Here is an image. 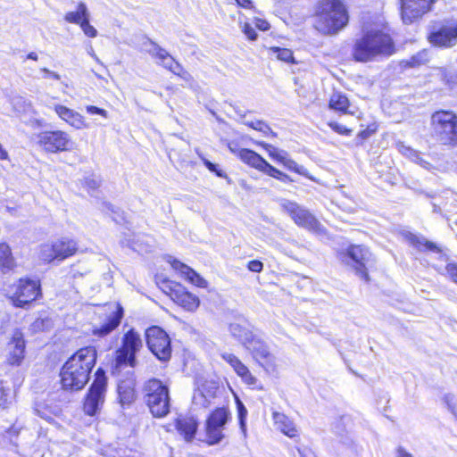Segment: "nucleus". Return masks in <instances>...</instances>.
I'll return each instance as SVG.
<instances>
[{
  "label": "nucleus",
  "mask_w": 457,
  "mask_h": 457,
  "mask_svg": "<svg viewBox=\"0 0 457 457\" xmlns=\"http://www.w3.org/2000/svg\"><path fill=\"white\" fill-rule=\"evenodd\" d=\"M96 360L95 347L87 346L78 350L62 368L60 375L62 388L71 391L82 389L89 379Z\"/></svg>",
  "instance_id": "nucleus-1"
},
{
  "label": "nucleus",
  "mask_w": 457,
  "mask_h": 457,
  "mask_svg": "<svg viewBox=\"0 0 457 457\" xmlns=\"http://www.w3.org/2000/svg\"><path fill=\"white\" fill-rule=\"evenodd\" d=\"M395 51V44L388 34L370 29L355 40L352 54L356 62H367L378 57L390 56Z\"/></svg>",
  "instance_id": "nucleus-2"
},
{
  "label": "nucleus",
  "mask_w": 457,
  "mask_h": 457,
  "mask_svg": "<svg viewBox=\"0 0 457 457\" xmlns=\"http://www.w3.org/2000/svg\"><path fill=\"white\" fill-rule=\"evenodd\" d=\"M348 21L344 4L339 0H322L315 27L323 34H335L343 29Z\"/></svg>",
  "instance_id": "nucleus-3"
},
{
  "label": "nucleus",
  "mask_w": 457,
  "mask_h": 457,
  "mask_svg": "<svg viewBox=\"0 0 457 457\" xmlns=\"http://www.w3.org/2000/svg\"><path fill=\"white\" fill-rule=\"evenodd\" d=\"M144 399L155 418H163L170 412V399L167 386L156 378L149 379L144 386Z\"/></svg>",
  "instance_id": "nucleus-4"
},
{
  "label": "nucleus",
  "mask_w": 457,
  "mask_h": 457,
  "mask_svg": "<svg viewBox=\"0 0 457 457\" xmlns=\"http://www.w3.org/2000/svg\"><path fill=\"white\" fill-rule=\"evenodd\" d=\"M431 126L437 141L457 145V115L453 112H435L431 116Z\"/></svg>",
  "instance_id": "nucleus-5"
},
{
  "label": "nucleus",
  "mask_w": 457,
  "mask_h": 457,
  "mask_svg": "<svg viewBox=\"0 0 457 457\" xmlns=\"http://www.w3.org/2000/svg\"><path fill=\"white\" fill-rule=\"evenodd\" d=\"M142 346L140 335L133 328L127 331L122 337L121 346L115 352L112 372L120 373L121 368L127 366L135 367L136 353Z\"/></svg>",
  "instance_id": "nucleus-6"
},
{
  "label": "nucleus",
  "mask_w": 457,
  "mask_h": 457,
  "mask_svg": "<svg viewBox=\"0 0 457 457\" xmlns=\"http://www.w3.org/2000/svg\"><path fill=\"white\" fill-rule=\"evenodd\" d=\"M78 249L77 243L68 237H62L52 243H46L39 246L38 257L45 262L54 260L62 261L73 255Z\"/></svg>",
  "instance_id": "nucleus-7"
},
{
  "label": "nucleus",
  "mask_w": 457,
  "mask_h": 457,
  "mask_svg": "<svg viewBox=\"0 0 457 457\" xmlns=\"http://www.w3.org/2000/svg\"><path fill=\"white\" fill-rule=\"evenodd\" d=\"M37 145L46 153L56 154L71 151L74 142L63 130H46L37 135Z\"/></svg>",
  "instance_id": "nucleus-8"
},
{
  "label": "nucleus",
  "mask_w": 457,
  "mask_h": 457,
  "mask_svg": "<svg viewBox=\"0 0 457 457\" xmlns=\"http://www.w3.org/2000/svg\"><path fill=\"white\" fill-rule=\"evenodd\" d=\"M344 262L352 266L355 273L363 280H370L368 274V266L374 262L370 250L363 245H351L345 254Z\"/></svg>",
  "instance_id": "nucleus-9"
},
{
  "label": "nucleus",
  "mask_w": 457,
  "mask_h": 457,
  "mask_svg": "<svg viewBox=\"0 0 457 457\" xmlns=\"http://www.w3.org/2000/svg\"><path fill=\"white\" fill-rule=\"evenodd\" d=\"M145 338L148 348L159 360L165 361L170 358V339L162 328L157 326L147 328Z\"/></svg>",
  "instance_id": "nucleus-10"
},
{
  "label": "nucleus",
  "mask_w": 457,
  "mask_h": 457,
  "mask_svg": "<svg viewBox=\"0 0 457 457\" xmlns=\"http://www.w3.org/2000/svg\"><path fill=\"white\" fill-rule=\"evenodd\" d=\"M106 387V378L103 370L98 369L96 373V379L91 385L84 403V411L94 416L102 408L104 402V392Z\"/></svg>",
  "instance_id": "nucleus-11"
},
{
  "label": "nucleus",
  "mask_w": 457,
  "mask_h": 457,
  "mask_svg": "<svg viewBox=\"0 0 457 457\" xmlns=\"http://www.w3.org/2000/svg\"><path fill=\"white\" fill-rule=\"evenodd\" d=\"M428 42L440 48H451L457 45V21H445L428 36Z\"/></svg>",
  "instance_id": "nucleus-12"
},
{
  "label": "nucleus",
  "mask_w": 457,
  "mask_h": 457,
  "mask_svg": "<svg viewBox=\"0 0 457 457\" xmlns=\"http://www.w3.org/2000/svg\"><path fill=\"white\" fill-rule=\"evenodd\" d=\"M145 50L154 58L157 59V63L163 66L175 75L187 79L188 73L183 67L162 47L155 42L148 39L143 44Z\"/></svg>",
  "instance_id": "nucleus-13"
},
{
  "label": "nucleus",
  "mask_w": 457,
  "mask_h": 457,
  "mask_svg": "<svg viewBox=\"0 0 457 457\" xmlns=\"http://www.w3.org/2000/svg\"><path fill=\"white\" fill-rule=\"evenodd\" d=\"M229 419V411L226 408H217L206 420V438L209 445H216L224 437L223 430Z\"/></svg>",
  "instance_id": "nucleus-14"
},
{
  "label": "nucleus",
  "mask_w": 457,
  "mask_h": 457,
  "mask_svg": "<svg viewBox=\"0 0 457 457\" xmlns=\"http://www.w3.org/2000/svg\"><path fill=\"white\" fill-rule=\"evenodd\" d=\"M282 208L298 226L308 230H320V224L317 219L308 210L298 205L296 203L285 201L282 204Z\"/></svg>",
  "instance_id": "nucleus-15"
},
{
  "label": "nucleus",
  "mask_w": 457,
  "mask_h": 457,
  "mask_svg": "<svg viewBox=\"0 0 457 457\" xmlns=\"http://www.w3.org/2000/svg\"><path fill=\"white\" fill-rule=\"evenodd\" d=\"M436 0H401V16L403 23L411 24L428 12Z\"/></svg>",
  "instance_id": "nucleus-16"
},
{
  "label": "nucleus",
  "mask_w": 457,
  "mask_h": 457,
  "mask_svg": "<svg viewBox=\"0 0 457 457\" xmlns=\"http://www.w3.org/2000/svg\"><path fill=\"white\" fill-rule=\"evenodd\" d=\"M40 295V284L37 280L21 279L12 301L17 307H25Z\"/></svg>",
  "instance_id": "nucleus-17"
},
{
  "label": "nucleus",
  "mask_w": 457,
  "mask_h": 457,
  "mask_svg": "<svg viewBox=\"0 0 457 457\" xmlns=\"http://www.w3.org/2000/svg\"><path fill=\"white\" fill-rule=\"evenodd\" d=\"M244 348L265 369L275 365V357L270 353L268 345L259 336L255 335Z\"/></svg>",
  "instance_id": "nucleus-18"
},
{
  "label": "nucleus",
  "mask_w": 457,
  "mask_h": 457,
  "mask_svg": "<svg viewBox=\"0 0 457 457\" xmlns=\"http://www.w3.org/2000/svg\"><path fill=\"white\" fill-rule=\"evenodd\" d=\"M219 390L218 383L213 380H205L195 389L193 395V404L197 408L206 409L213 403Z\"/></svg>",
  "instance_id": "nucleus-19"
},
{
  "label": "nucleus",
  "mask_w": 457,
  "mask_h": 457,
  "mask_svg": "<svg viewBox=\"0 0 457 457\" xmlns=\"http://www.w3.org/2000/svg\"><path fill=\"white\" fill-rule=\"evenodd\" d=\"M54 110L61 120L76 129H84L89 127L85 117L73 109L62 104H55Z\"/></svg>",
  "instance_id": "nucleus-20"
},
{
  "label": "nucleus",
  "mask_w": 457,
  "mask_h": 457,
  "mask_svg": "<svg viewBox=\"0 0 457 457\" xmlns=\"http://www.w3.org/2000/svg\"><path fill=\"white\" fill-rule=\"evenodd\" d=\"M25 341L20 330H15L8 344L7 361L12 365H20L24 359Z\"/></svg>",
  "instance_id": "nucleus-21"
},
{
  "label": "nucleus",
  "mask_w": 457,
  "mask_h": 457,
  "mask_svg": "<svg viewBox=\"0 0 457 457\" xmlns=\"http://www.w3.org/2000/svg\"><path fill=\"white\" fill-rule=\"evenodd\" d=\"M220 356L231 366L237 375L239 376L245 384L249 386L256 385L257 378L252 375L248 368L235 354L225 352L222 353Z\"/></svg>",
  "instance_id": "nucleus-22"
},
{
  "label": "nucleus",
  "mask_w": 457,
  "mask_h": 457,
  "mask_svg": "<svg viewBox=\"0 0 457 457\" xmlns=\"http://www.w3.org/2000/svg\"><path fill=\"white\" fill-rule=\"evenodd\" d=\"M272 418L277 429L281 431L284 435L291 438L298 436V428L295 422L286 414L278 411H273Z\"/></svg>",
  "instance_id": "nucleus-23"
},
{
  "label": "nucleus",
  "mask_w": 457,
  "mask_h": 457,
  "mask_svg": "<svg viewBox=\"0 0 457 457\" xmlns=\"http://www.w3.org/2000/svg\"><path fill=\"white\" fill-rule=\"evenodd\" d=\"M237 155L242 160V162L263 173L266 171L268 166L270 165V163L266 162L260 154L250 149H240L238 150Z\"/></svg>",
  "instance_id": "nucleus-24"
},
{
  "label": "nucleus",
  "mask_w": 457,
  "mask_h": 457,
  "mask_svg": "<svg viewBox=\"0 0 457 457\" xmlns=\"http://www.w3.org/2000/svg\"><path fill=\"white\" fill-rule=\"evenodd\" d=\"M228 331L232 337L237 340L244 347L250 342L255 334L245 322H232L228 326Z\"/></svg>",
  "instance_id": "nucleus-25"
},
{
  "label": "nucleus",
  "mask_w": 457,
  "mask_h": 457,
  "mask_svg": "<svg viewBox=\"0 0 457 457\" xmlns=\"http://www.w3.org/2000/svg\"><path fill=\"white\" fill-rule=\"evenodd\" d=\"M122 316L123 310L121 307H118V309L108 317L106 322L102 324L99 328L93 329V335L99 337L107 336L120 325Z\"/></svg>",
  "instance_id": "nucleus-26"
},
{
  "label": "nucleus",
  "mask_w": 457,
  "mask_h": 457,
  "mask_svg": "<svg viewBox=\"0 0 457 457\" xmlns=\"http://www.w3.org/2000/svg\"><path fill=\"white\" fill-rule=\"evenodd\" d=\"M170 264L174 270L179 271L192 284L203 288L207 287L206 280L187 265L175 259L170 262Z\"/></svg>",
  "instance_id": "nucleus-27"
},
{
  "label": "nucleus",
  "mask_w": 457,
  "mask_h": 457,
  "mask_svg": "<svg viewBox=\"0 0 457 457\" xmlns=\"http://www.w3.org/2000/svg\"><path fill=\"white\" fill-rule=\"evenodd\" d=\"M171 297L177 304L188 312H195L200 304L197 296L185 290L174 291Z\"/></svg>",
  "instance_id": "nucleus-28"
},
{
  "label": "nucleus",
  "mask_w": 457,
  "mask_h": 457,
  "mask_svg": "<svg viewBox=\"0 0 457 457\" xmlns=\"http://www.w3.org/2000/svg\"><path fill=\"white\" fill-rule=\"evenodd\" d=\"M198 427L197 421L193 417L179 418L176 421V428L187 442L194 439Z\"/></svg>",
  "instance_id": "nucleus-29"
},
{
  "label": "nucleus",
  "mask_w": 457,
  "mask_h": 457,
  "mask_svg": "<svg viewBox=\"0 0 457 457\" xmlns=\"http://www.w3.org/2000/svg\"><path fill=\"white\" fill-rule=\"evenodd\" d=\"M350 103L348 98L340 92H335L330 96L329 108L342 113L353 114L354 112L349 110Z\"/></svg>",
  "instance_id": "nucleus-30"
},
{
  "label": "nucleus",
  "mask_w": 457,
  "mask_h": 457,
  "mask_svg": "<svg viewBox=\"0 0 457 457\" xmlns=\"http://www.w3.org/2000/svg\"><path fill=\"white\" fill-rule=\"evenodd\" d=\"M407 239L411 245L420 251H430L435 253H441V248L435 243L428 241L424 237H419L413 234H409Z\"/></svg>",
  "instance_id": "nucleus-31"
},
{
  "label": "nucleus",
  "mask_w": 457,
  "mask_h": 457,
  "mask_svg": "<svg viewBox=\"0 0 457 457\" xmlns=\"http://www.w3.org/2000/svg\"><path fill=\"white\" fill-rule=\"evenodd\" d=\"M87 18H90V13L87 5L82 2L78 4L76 11L68 12L64 16L67 22L78 25L83 23L84 20Z\"/></svg>",
  "instance_id": "nucleus-32"
},
{
  "label": "nucleus",
  "mask_w": 457,
  "mask_h": 457,
  "mask_svg": "<svg viewBox=\"0 0 457 457\" xmlns=\"http://www.w3.org/2000/svg\"><path fill=\"white\" fill-rule=\"evenodd\" d=\"M398 151L403 154L404 156L411 159L415 163L420 165L422 168L430 170L432 169V165L426 160H424L420 154L416 150L411 148L410 146L404 145L403 144L398 145Z\"/></svg>",
  "instance_id": "nucleus-33"
},
{
  "label": "nucleus",
  "mask_w": 457,
  "mask_h": 457,
  "mask_svg": "<svg viewBox=\"0 0 457 457\" xmlns=\"http://www.w3.org/2000/svg\"><path fill=\"white\" fill-rule=\"evenodd\" d=\"M14 267V260L10 246L5 243L0 244V270L8 271Z\"/></svg>",
  "instance_id": "nucleus-34"
},
{
  "label": "nucleus",
  "mask_w": 457,
  "mask_h": 457,
  "mask_svg": "<svg viewBox=\"0 0 457 457\" xmlns=\"http://www.w3.org/2000/svg\"><path fill=\"white\" fill-rule=\"evenodd\" d=\"M118 392L122 403H129L134 399L133 382H121L118 385Z\"/></svg>",
  "instance_id": "nucleus-35"
},
{
  "label": "nucleus",
  "mask_w": 457,
  "mask_h": 457,
  "mask_svg": "<svg viewBox=\"0 0 457 457\" xmlns=\"http://www.w3.org/2000/svg\"><path fill=\"white\" fill-rule=\"evenodd\" d=\"M258 145H261L269 154V156L278 162H281L287 153L282 149H278L272 145L264 143V142H258Z\"/></svg>",
  "instance_id": "nucleus-36"
},
{
  "label": "nucleus",
  "mask_w": 457,
  "mask_h": 457,
  "mask_svg": "<svg viewBox=\"0 0 457 457\" xmlns=\"http://www.w3.org/2000/svg\"><path fill=\"white\" fill-rule=\"evenodd\" d=\"M269 51L270 54L275 56L278 60L285 62H295L293 52L290 49L274 46L270 47Z\"/></svg>",
  "instance_id": "nucleus-37"
},
{
  "label": "nucleus",
  "mask_w": 457,
  "mask_h": 457,
  "mask_svg": "<svg viewBox=\"0 0 457 457\" xmlns=\"http://www.w3.org/2000/svg\"><path fill=\"white\" fill-rule=\"evenodd\" d=\"M243 122L246 126L262 132L265 136H268L270 134L272 136H275V134L273 133V131L271 130L270 126L267 123H265L263 120H244Z\"/></svg>",
  "instance_id": "nucleus-38"
},
{
  "label": "nucleus",
  "mask_w": 457,
  "mask_h": 457,
  "mask_svg": "<svg viewBox=\"0 0 457 457\" xmlns=\"http://www.w3.org/2000/svg\"><path fill=\"white\" fill-rule=\"evenodd\" d=\"M428 60V52L427 50H422L411 56V59L407 61V65L410 67H416L427 63Z\"/></svg>",
  "instance_id": "nucleus-39"
},
{
  "label": "nucleus",
  "mask_w": 457,
  "mask_h": 457,
  "mask_svg": "<svg viewBox=\"0 0 457 457\" xmlns=\"http://www.w3.org/2000/svg\"><path fill=\"white\" fill-rule=\"evenodd\" d=\"M264 173L284 183H290L293 181L288 175L283 173L270 164L268 166Z\"/></svg>",
  "instance_id": "nucleus-40"
},
{
  "label": "nucleus",
  "mask_w": 457,
  "mask_h": 457,
  "mask_svg": "<svg viewBox=\"0 0 457 457\" xmlns=\"http://www.w3.org/2000/svg\"><path fill=\"white\" fill-rule=\"evenodd\" d=\"M89 19L90 18L84 20L83 23H81L79 26L87 37L94 38L97 37L98 33L96 29L90 24Z\"/></svg>",
  "instance_id": "nucleus-41"
},
{
  "label": "nucleus",
  "mask_w": 457,
  "mask_h": 457,
  "mask_svg": "<svg viewBox=\"0 0 457 457\" xmlns=\"http://www.w3.org/2000/svg\"><path fill=\"white\" fill-rule=\"evenodd\" d=\"M443 274L457 284V262H448Z\"/></svg>",
  "instance_id": "nucleus-42"
},
{
  "label": "nucleus",
  "mask_w": 457,
  "mask_h": 457,
  "mask_svg": "<svg viewBox=\"0 0 457 457\" xmlns=\"http://www.w3.org/2000/svg\"><path fill=\"white\" fill-rule=\"evenodd\" d=\"M280 163H282L286 168H287L290 170H294L296 173L303 174V167L299 166L295 161L290 159L288 157V154L286 155V157Z\"/></svg>",
  "instance_id": "nucleus-43"
},
{
  "label": "nucleus",
  "mask_w": 457,
  "mask_h": 457,
  "mask_svg": "<svg viewBox=\"0 0 457 457\" xmlns=\"http://www.w3.org/2000/svg\"><path fill=\"white\" fill-rule=\"evenodd\" d=\"M202 161H203L204 164L205 165V167L210 171L216 173V175L218 177H220V178H224L225 177V173L221 170H219L216 164L211 162L206 158H202Z\"/></svg>",
  "instance_id": "nucleus-44"
},
{
  "label": "nucleus",
  "mask_w": 457,
  "mask_h": 457,
  "mask_svg": "<svg viewBox=\"0 0 457 457\" xmlns=\"http://www.w3.org/2000/svg\"><path fill=\"white\" fill-rule=\"evenodd\" d=\"M86 111L89 114H97V115H100V116H102V117H104L105 119L108 118V112H107L106 110L99 108V107L95 106V105H87L86 106Z\"/></svg>",
  "instance_id": "nucleus-45"
},
{
  "label": "nucleus",
  "mask_w": 457,
  "mask_h": 457,
  "mask_svg": "<svg viewBox=\"0 0 457 457\" xmlns=\"http://www.w3.org/2000/svg\"><path fill=\"white\" fill-rule=\"evenodd\" d=\"M328 126L336 132L341 135H348L351 133V130L346 129L344 125H341L337 122H329Z\"/></svg>",
  "instance_id": "nucleus-46"
},
{
  "label": "nucleus",
  "mask_w": 457,
  "mask_h": 457,
  "mask_svg": "<svg viewBox=\"0 0 457 457\" xmlns=\"http://www.w3.org/2000/svg\"><path fill=\"white\" fill-rule=\"evenodd\" d=\"M247 268L253 272H261L263 269V264L258 260H253L248 262Z\"/></svg>",
  "instance_id": "nucleus-47"
},
{
  "label": "nucleus",
  "mask_w": 457,
  "mask_h": 457,
  "mask_svg": "<svg viewBox=\"0 0 457 457\" xmlns=\"http://www.w3.org/2000/svg\"><path fill=\"white\" fill-rule=\"evenodd\" d=\"M244 33L250 40H254L257 37V33L254 29L248 23L244 25Z\"/></svg>",
  "instance_id": "nucleus-48"
},
{
  "label": "nucleus",
  "mask_w": 457,
  "mask_h": 457,
  "mask_svg": "<svg viewBox=\"0 0 457 457\" xmlns=\"http://www.w3.org/2000/svg\"><path fill=\"white\" fill-rule=\"evenodd\" d=\"M237 403H238V418L240 420L241 428H245V419L247 414V411L241 402H238Z\"/></svg>",
  "instance_id": "nucleus-49"
},
{
  "label": "nucleus",
  "mask_w": 457,
  "mask_h": 457,
  "mask_svg": "<svg viewBox=\"0 0 457 457\" xmlns=\"http://www.w3.org/2000/svg\"><path fill=\"white\" fill-rule=\"evenodd\" d=\"M445 403L447 404L449 410L453 412V415H456L455 413V400L454 396L452 395H446L444 397Z\"/></svg>",
  "instance_id": "nucleus-50"
},
{
  "label": "nucleus",
  "mask_w": 457,
  "mask_h": 457,
  "mask_svg": "<svg viewBox=\"0 0 457 457\" xmlns=\"http://www.w3.org/2000/svg\"><path fill=\"white\" fill-rule=\"evenodd\" d=\"M9 399V391L7 392L1 385H0V406L4 407Z\"/></svg>",
  "instance_id": "nucleus-51"
},
{
  "label": "nucleus",
  "mask_w": 457,
  "mask_h": 457,
  "mask_svg": "<svg viewBox=\"0 0 457 457\" xmlns=\"http://www.w3.org/2000/svg\"><path fill=\"white\" fill-rule=\"evenodd\" d=\"M254 25L261 30H268L270 29V24L263 19L255 18Z\"/></svg>",
  "instance_id": "nucleus-52"
},
{
  "label": "nucleus",
  "mask_w": 457,
  "mask_h": 457,
  "mask_svg": "<svg viewBox=\"0 0 457 457\" xmlns=\"http://www.w3.org/2000/svg\"><path fill=\"white\" fill-rule=\"evenodd\" d=\"M130 247L137 252V253H144V252H147V246H145L142 243L139 242V240L137 239V241H133L130 245Z\"/></svg>",
  "instance_id": "nucleus-53"
},
{
  "label": "nucleus",
  "mask_w": 457,
  "mask_h": 457,
  "mask_svg": "<svg viewBox=\"0 0 457 457\" xmlns=\"http://www.w3.org/2000/svg\"><path fill=\"white\" fill-rule=\"evenodd\" d=\"M41 71L45 73L46 77L49 76L50 78H53L56 80H59L61 79L60 75L54 71H52L48 70L47 68H42Z\"/></svg>",
  "instance_id": "nucleus-54"
},
{
  "label": "nucleus",
  "mask_w": 457,
  "mask_h": 457,
  "mask_svg": "<svg viewBox=\"0 0 457 457\" xmlns=\"http://www.w3.org/2000/svg\"><path fill=\"white\" fill-rule=\"evenodd\" d=\"M396 457H413L410 453L406 452L403 447H399L396 452Z\"/></svg>",
  "instance_id": "nucleus-55"
},
{
  "label": "nucleus",
  "mask_w": 457,
  "mask_h": 457,
  "mask_svg": "<svg viewBox=\"0 0 457 457\" xmlns=\"http://www.w3.org/2000/svg\"><path fill=\"white\" fill-rule=\"evenodd\" d=\"M301 457H313V453L309 449H298Z\"/></svg>",
  "instance_id": "nucleus-56"
},
{
  "label": "nucleus",
  "mask_w": 457,
  "mask_h": 457,
  "mask_svg": "<svg viewBox=\"0 0 457 457\" xmlns=\"http://www.w3.org/2000/svg\"><path fill=\"white\" fill-rule=\"evenodd\" d=\"M9 155L7 151L0 144V160H8Z\"/></svg>",
  "instance_id": "nucleus-57"
},
{
  "label": "nucleus",
  "mask_w": 457,
  "mask_h": 457,
  "mask_svg": "<svg viewBox=\"0 0 457 457\" xmlns=\"http://www.w3.org/2000/svg\"><path fill=\"white\" fill-rule=\"evenodd\" d=\"M87 185L90 188H96L99 186V183L95 179H87Z\"/></svg>",
  "instance_id": "nucleus-58"
},
{
  "label": "nucleus",
  "mask_w": 457,
  "mask_h": 457,
  "mask_svg": "<svg viewBox=\"0 0 457 457\" xmlns=\"http://www.w3.org/2000/svg\"><path fill=\"white\" fill-rule=\"evenodd\" d=\"M87 53L90 56H92L96 62H99V59L97 57V55L95 54V51L93 49V46L90 45L88 47H87Z\"/></svg>",
  "instance_id": "nucleus-59"
},
{
  "label": "nucleus",
  "mask_w": 457,
  "mask_h": 457,
  "mask_svg": "<svg viewBox=\"0 0 457 457\" xmlns=\"http://www.w3.org/2000/svg\"><path fill=\"white\" fill-rule=\"evenodd\" d=\"M236 1L239 5H241L243 7H247L251 4L250 0H236Z\"/></svg>",
  "instance_id": "nucleus-60"
},
{
  "label": "nucleus",
  "mask_w": 457,
  "mask_h": 457,
  "mask_svg": "<svg viewBox=\"0 0 457 457\" xmlns=\"http://www.w3.org/2000/svg\"><path fill=\"white\" fill-rule=\"evenodd\" d=\"M27 57L34 61H37L38 59V56L35 52L29 53Z\"/></svg>",
  "instance_id": "nucleus-61"
},
{
  "label": "nucleus",
  "mask_w": 457,
  "mask_h": 457,
  "mask_svg": "<svg viewBox=\"0 0 457 457\" xmlns=\"http://www.w3.org/2000/svg\"><path fill=\"white\" fill-rule=\"evenodd\" d=\"M450 226H451L452 229L454 231V233H455V234H456V236H457V220H455L452 221V222L450 223Z\"/></svg>",
  "instance_id": "nucleus-62"
},
{
  "label": "nucleus",
  "mask_w": 457,
  "mask_h": 457,
  "mask_svg": "<svg viewBox=\"0 0 457 457\" xmlns=\"http://www.w3.org/2000/svg\"><path fill=\"white\" fill-rule=\"evenodd\" d=\"M228 148H229V150H230L232 153H237V154L238 153V150H237V151H236V150L234 149V147H232L231 144H228Z\"/></svg>",
  "instance_id": "nucleus-63"
}]
</instances>
